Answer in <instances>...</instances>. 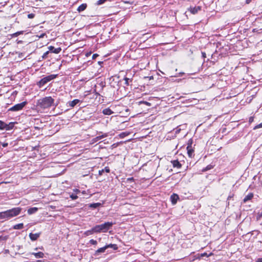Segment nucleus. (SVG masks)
Segmentation results:
<instances>
[{"label":"nucleus","instance_id":"19","mask_svg":"<svg viewBox=\"0 0 262 262\" xmlns=\"http://www.w3.org/2000/svg\"><path fill=\"white\" fill-rule=\"evenodd\" d=\"M87 7L86 4H82L80 5L77 8V11L78 12H81L84 11Z\"/></svg>","mask_w":262,"mask_h":262},{"label":"nucleus","instance_id":"14","mask_svg":"<svg viewBox=\"0 0 262 262\" xmlns=\"http://www.w3.org/2000/svg\"><path fill=\"white\" fill-rule=\"evenodd\" d=\"M80 102L79 99H74L73 101L69 102V106L71 107H74L77 104Z\"/></svg>","mask_w":262,"mask_h":262},{"label":"nucleus","instance_id":"32","mask_svg":"<svg viewBox=\"0 0 262 262\" xmlns=\"http://www.w3.org/2000/svg\"><path fill=\"white\" fill-rule=\"evenodd\" d=\"M70 197L73 200H76L78 198V196L76 194H72Z\"/></svg>","mask_w":262,"mask_h":262},{"label":"nucleus","instance_id":"18","mask_svg":"<svg viewBox=\"0 0 262 262\" xmlns=\"http://www.w3.org/2000/svg\"><path fill=\"white\" fill-rule=\"evenodd\" d=\"M32 254L34 255L36 258H43L45 255L44 253L42 252L32 253Z\"/></svg>","mask_w":262,"mask_h":262},{"label":"nucleus","instance_id":"20","mask_svg":"<svg viewBox=\"0 0 262 262\" xmlns=\"http://www.w3.org/2000/svg\"><path fill=\"white\" fill-rule=\"evenodd\" d=\"M106 249L108 248H113L114 250H117L118 249V247L117 244H110L105 245Z\"/></svg>","mask_w":262,"mask_h":262},{"label":"nucleus","instance_id":"35","mask_svg":"<svg viewBox=\"0 0 262 262\" xmlns=\"http://www.w3.org/2000/svg\"><path fill=\"white\" fill-rule=\"evenodd\" d=\"M261 127H262V123L255 126L253 128V129L255 130L256 129H258V128H261Z\"/></svg>","mask_w":262,"mask_h":262},{"label":"nucleus","instance_id":"46","mask_svg":"<svg viewBox=\"0 0 262 262\" xmlns=\"http://www.w3.org/2000/svg\"><path fill=\"white\" fill-rule=\"evenodd\" d=\"M233 195L228 196V198H227V200H229L230 199H231L233 197Z\"/></svg>","mask_w":262,"mask_h":262},{"label":"nucleus","instance_id":"2","mask_svg":"<svg viewBox=\"0 0 262 262\" xmlns=\"http://www.w3.org/2000/svg\"><path fill=\"white\" fill-rule=\"evenodd\" d=\"M54 103V99L51 96H47L39 99L37 102V106L42 109H46L52 106Z\"/></svg>","mask_w":262,"mask_h":262},{"label":"nucleus","instance_id":"45","mask_svg":"<svg viewBox=\"0 0 262 262\" xmlns=\"http://www.w3.org/2000/svg\"><path fill=\"white\" fill-rule=\"evenodd\" d=\"M98 55L97 54H94L93 55V59H95L96 57H97Z\"/></svg>","mask_w":262,"mask_h":262},{"label":"nucleus","instance_id":"38","mask_svg":"<svg viewBox=\"0 0 262 262\" xmlns=\"http://www.w3.org/2000/svg\"><path fill=\"white\" fill-rule=\"evenodd\" d=\"M135 179L133 177L128 178L127 179V182H134Z\"/></svg>","mask_w":262,"mask_h":262},{"label":"nucleus","instance_id":"33","mask_svg":"<svg viewBox=\"0 0 262 262\" xmlns=\"http://www.w3.org/2000/svg\"><path fill=\"white\" fill-rule=\"evenodd\" d=\"M90 243L93 245H96L97 244V242L96 240L92 239L90 241Z\"/></svg>","mask_w":262,"mask_h":262},{"label":"nucleus","instance_id":"29","mask_svg":"<svg viewBox=\"0 0 262 262\" xmlns=\"http://www.w3.org/2000/svg\"><path fill=\"white\" fill-rule=\"evenodd\" d=\"M138 103H139V104L143 103V104H146L147 106H150V103L147 101H139L138 102Z\"/></svg>","mask_w":262,"mask_h":262},{"label":"nucleus","instance_id":"44","mask_svg":"<svg viewBox=\"0 0 262 262\" xmlns=\"http://www.w3.org/2000/svg\"><path fill=\"white\" fill-rule=\"evenodd\" d=\"M256 262H262V257L258 258Z\"/></svg>","mask_w":262,"mask_h":262},{"label":"nucleus","instance_id":"31","mask_svg":"<svg viewBox=\"0 0 262 262\" xmlns=\"http://www.w3.org/2000/svg\"><path fill=\"white\" fill-rule=\"evenodd\" d=\"M49 51H47V52H45V53H43V54L42 55V59H46V58H47V57H48V55L49 54Z\"/></svg>","mask_w":262,"mask_h":262},{"label":"nucleus","instance_id":"10","mask_svg":"<svg viewBox=\"0 0 262 262\" xmlns=\"http://www.w3.org/2000/svg\"><path fill=\"white\" fill-rule=\"evenodd\" d=\"M171 163L173 167L180 169L182 167V165L178 161V160H174L171 161Z\"/></svg>","mask_w":262,"mask_h":262},{"label":"nucleus","instance_id":"30","mask_svg":"<svg viewBox=\"0 0 262 262\" xmlns=\"http://www.w3.org/2000/svg\"><path fill=\"white\" fill-rule=\"evenodd\" d=\"M107 0H99L97 2V5H100L104 4Z\"/></svg>","mask_w":262,"mask_h":262},{"label":"nucleus","instance_id":"34","mask_svg":"<svg viewBox=\"0 0 262 262\" xmlns=\"http://www.w3.org/2000/svg\"><path fill=\"white\" fill-rule=\"evenodd\" d=\"M21 34H23V31L17 32L13 34V36L16 37Z\"/></svg>","mask_w":262,"mask_h":262},{"label":"nucleus","instance_id":"3","mask_svg":"<svg viewBox=\"0 0 262 262\" xmlns=\"http://www.w3.org/2000/svg\"><path fill=\"white\" fill-rule=\"evenodd\" d=\"M113 225L112 222H105L104 224L95 226L94 230L96 233L106 232L112 227Z\"/></svg>","mask_w":262,"mask_h":262},{"label":"nucleus","instance_id":"24","mask_svg":"<svg viewBox=\"0 0 262 262\" xmlns=\"http://www.w3.org/2000/svg\"><path fill=\"white\" fill-rule=\"evenodd\" d=\"M24 228L23 223H19L16 225H15L13 226V229H21Z\"/></svg>","mask_w":262,"mask_h":262},{"label":"nucleus","instance_id":"5","mask_svg":"<svg viewBox=\"0 0 262 262\" xmlns=\"http://www.w3.org/2000/svg\"><path fill=\"white\" fill-rule=\"evenodd\" d=\"M27 104V101H23L20 103L16 104L12 106L9 108L8 111L11 112H17L20 111L23 109V108Z\"/></svg>","mask_w":262,"mask_h":262},{"label":"nucleus","instance_id":"40","mask_svg":"<svg viewBox=\"0 0 262 262\" xmlns=\"http://www.w3.org/2000/svg\"><path fill=\"white\" fill-rule=\"evenodd\" d=\"M73 191L74 192H75L76 194H78V193H80V190L79 189H74L73 190Z\"/></svg>","mask_w":262,"mask_h":262},{"label":"nucleus","instance_id":"8","mask_svg":"<svg viewBox=\"0 0 262 262\" xmlns=\"http://www.w3.org/2000/svg\"><path fill=\"white\" fill-rule=\"evenodd\" d=\"M170 199L171 204L172 205H176L178 201L179 200V196L177 194L173 193L171 195Z\"/></svg>","mask_w":262,"mask_h":262},{"label":"nucleus","instance_id":"26","mask_svg":"<svg viewBox=\"0 0 262 262\" xmlns=\"http://www.w3.org/2000/svg\"><path fill=\"white\" fill-rule=\"evenodd\" d=\"M95 232L94 230V227L92 228L91 230H88L84 232V234L86 236L92 234L93 233Z\"/></svg>","mask_w":262,"mask_h":262},{"label":"nucleus","instance_id":"9","mask_svg":"<svg viewBox=\"0 0 262 262\" xmlns=\"http://www.w3.org/2000/svg\"><path fill=\"white\" fill-rule=\"evenodd\" d=\"M48 49L49 50V52H52L55 54H58L61 51V48L60 47L55 48L54 47L52 46H50L48 47Z\"/></svg>","mask_w":262,"mask_h":262},{"label":"nucleus","instance_id":"41","mask_svg":"<svg viewBox=\"0 0 262 262\" xmlns=\"http://www.w3.org/2000/svg\"><path fill=\"white\" fill-rule=\"evenodd\" d=\"M252 0H246L245 3H246V4L248 5L252 2Z\"/></svg>","mask_w":262,"mask_h":262},{"label":"nucleus","instance_id":"6","mask_svg":"<svg viewBox=\"0 0 262 262\" xmlns=\"http://www.w3.org/2000/svg\"><path fill=\"white\" fill-rule=\"evenodd\" d=\"M192 141H189L187 146V151L188 156L189 158H192L194 156V149L192 147Z\"/></svg>","mask_w":262,"mask_h":262},{"label":"nucleus","instance_id":"11","mask_svg":"<svg viewBox=\"0 0 262 262\" xmlns=\"http://www.w3.org/2000/svg\"><path fill=\"white\" fill-rule=\"evenodd\" d=\"M39 236H40L39 233H30L29 234V237H30V239L33 241L37 240V238L39 237Z\"/></svg>","mask_w":262,"mask_h":262},{"label":"nucleus","instance_id":"17","mask_svg":"<svg viewBox=\"0 0 262 262\" xmlns=\"http://www.w3.org/2000/svg\"><path fill=\"white\" fill-rule=\"evenodd\" d=\"M106 249L105 246L98 249L95 252V255H98L100 253H103Z\"/></svg>","mask_w":262,"mask_h":262},{"label":"nucleus","instance_id":"16","mask_svg":"<svg viewBox=\"0 0 262 262\" xmlns=\"http://www.w3.org/2000/svg\"><path fill=\"white\" fill-rule=\"evenodd\" d=\"M214 167V165H212V164H209V165H208L206 167L203 168L202 170H201V171L202 172H206L208 170H211L212 169H213Z\"/></svg>","mask_w":262,"mask_h":262},{"label":"nucleus","instance_id":"21","mask_svg":"<svg viewBox=\"0 0 262 262\" xmlns=\"http://www.w3.org/2000/svg\"><path fill=\"white\" fill-rule=\"evenodd\" d=\"M104 171H105L106 172H107V173L110 172V169L109 167L106 166V167H104V169H102L101 170H99V175H102V173Z\"/></svg>","mask_w":262,"mask_h":262},{"label":"nucleus","instance_id":"22","mask_svg":"<svg viewBox=\"0 0 262 262\" xmlns=\"http://www.w3.org/2000/svg\"><path fill=\"white\" fill-rule=\"evenodd\" d=\"M125 80V84L126 85H129L130 83L132 82L133 78H127V77H124V78Z\"/></svg>","mask_w":262,"mask_h":262},{"label":"nucleus","instance_id":"28","mask_svg":"<svg viewBox=\"0 0 262 262\" xmlns=\"http://www.w3.org/2000/svg\"><path fill=\"white\" fill-rule=\"evenodd\" d=\"M5 123L1 120H0V129L4 130L5 129Z\"/></svg>","mask_w":262,"mask_h":262},{"label":"nucleus","instance_id":"1","mask_svg":"<svg viewBox=\"0 0 262 262\" xmlns=\"http://www.w3.org/2000/svg\"><path fill=\"white\" fill-rule=\"evenodd\" d=\"M22 209L20 207H15L5 211L0 212V220H9L20 214Z\"/></svg>","mask_w":262,"mask_h":262},{"label":"nucleus","instance_id":"13","mask_svg":"<svg viewBox=\"0 0 262 262\" xmlns=\"http://www.w3.org/2000/svg\"><path fill=\"white\" fill-rule=\"evenodd\" d=\"M14 126V123L13 122H10L8 124L5 123V129L6 130H9L12 129Z\"/></svg>","mask_w":262,"mask_h":262},{"label":"nucleus","instance_id":"4","mask_svg":"<svg viewBox=\"0 0 262 262\" xmlns=\"http://www.w3.org/2000/svg\"><path fill=\"white\" fill-rule=\"evenodd\" d=\"M57 77V74H51L45 77L41 78L38 82H37V85L39 88H42L48 82L55 79Z\"/></svg>","mask_w":262,"mask_h":262},{"label":"nucleus","instance_id":"27","mask_svg":"<svg viewBox=\"0 0 262 262\" xmlns=\"http://www.w3.org/2000/svg\"><path fill=\"white\" fill-rule=\"evenodd\" d=\"M213 254V253H212V252H210L209 254H207V253L204 252V253H201V254H200V257H204V256L209 257V256H210L212 255Z\"/></svg>","mask_w":262,"mask_h":262},{"label":"nucleus","instance_id":"37","mask_svg":"<svg viewBox=\"0 0 262 262\" xmlns=\"http://www.w3.org/2000/svg\"><path fill=\"white\" fill-rule=\"evenodd\" d=\"M35 17V14L30 13L28 15V17L30 19L33 18Z\"/></svg>","mask_w":262,"mask_h":262},{"label":"nucleus","instance_id":"36","mask_svg":"<svg viewBox=\"0 0 262 262\" xmlns=\"http://www.w3.org/2000/svg\"><path fill=\"white\" fill-rule=\"evenodd\" d=\"M8 236H0V241H6L8 239Z\"/></svg>","mask_w":262,"mask_h":262},{"label":"nucleus","instance_id":"48","mask_svg":"<svg viewBox=\"0 0 262 262\" xmlns=\"http://www.w3.org/2000/svg\"><path fill=\"white\" fill-rule=\"evenodd\" d=\"M37 262H41L40 260H37Z\"/></svg>","mask_w":262,"mask_h":262},{"label":"nucleus","instance_id":"15","mask_svg":"<svg viewBox=\"0 0 262 262\" xmlns=\"http://www.w3.org/2000/svg\"><path fill=\"white\" fill-rule=\"evenodd\" d=\"M113 112L109 107L106 108L102 111V113L105 115H111L113 114Z\"/></svg>","mask_w":262,"mask_h":262},{"label":"nucleus","instance_id":"42","mask_svg":"<svg viewBox=\"0 0 262 262\" xmlns=\"http://www.w3.org/2000/svg\"><path fill=\"white\" fill-rule=\"evenodd\" d=\"M8 143H4L2 144V146L4 147H7L8 146Z\"/></svg>","mask_w":262,"mask_h":262},{"label":"nucleus","instance_id":"7","mask_svg":"<svg viewBox=\"0 0 262 262\" xmlns=\"http://www.w3.org/2000/svg\"><path fill=\"white\" fill-rule=\"evenodd\" d=\"M202 7L201 6H195L194 7H190L188 10L192 14H196L199 11H201Z\"/></svg>","mask_w":262,"mask_h":262},{"label":"nucleus","instance_id":"12","mask_svg":"<svg viewBox=\"0 0 262 262\" xmlns=\"http://www.w3.org/2000/svg\"><path fill=\"white\" fill-rule=\"evenodd\" d=\"M254 196V194L253 193H249L248 195H247L244 199H243V202L246 203L248 201H250L253 199Z\"/></svg>","mask_w":262,"mask_h":262},{"label":"nucleus","instance_id":"43","mask_svg":"<svg viewBox=\"0 0 262 262\" xmlns=\"http://www.w3.org/2000/svg\"><path fill=\"white\" fill-rule=\"evenodd\" d=\"M202 56L204 58L206 57V55L205 52H202Z\"/></svg>","mask_w":262,"mask_h":262},{"label":"nucleus","instance_id":"25","mask_svg":"<svg viewBox=\"0 0 262 262\" xmlns=\"http://www.w3.org/2000/svg\"><path fill=\"white\" fill-rule=\"evenodd\" d=\"M101 205V203H93V204H90L89 207L90 208H96L100 206Z\"/></svg>","mask_w":262,"mask_h":262},{"label":"nucleus","instance_id":"39","mask_svg":"<svg viewBox=\"0 0 262 262\" xmlns=\"http://www.w3.org/2000/svg\"><path fill=\"white\" fill-rule=\"evenodd\" d=\"M254 121V117H250L249 119V122L250 123H252Z\"/></svg>","mask_w":262,"mask_h":262},{"label":"nucleus","instance_id":"47","mask_svg":"<svg viewBox=\"0 0 262 262\" xmlns=\"http://www.w3.org/2000/svg\"><path fill=\"white\" fill-rule=\"evenodd\" d=\"M45 35V33H43V34H41V35L39 36V37H43Z\"/></svg>","mask_w":262,"mask_h":262},{"label":"nucleus","instance_id":"23","mask_svg":"<svg viewBox=\"0 0 262 262\" xmlns=\"http://www.w3.org/2000/svg\"><path fill=\"white\" fill-rule=\"evenodd\" d=\"M38 208L36 207L31 208L28 210V213L30 214H31L36 212Z\"/></svg>","mask_w":262,"mask_h":262}]
</instances>
